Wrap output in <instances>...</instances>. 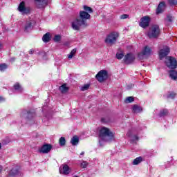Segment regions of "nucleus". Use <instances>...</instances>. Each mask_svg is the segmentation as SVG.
Here are the masks:
<instances>
[{"instance_id": "393cba45", "label": "nucleus", "mask_w": 177, "mask_h": 177, "mask_svg": "<svg viewBox=\"0 0 177 177\" xmlns=\"http://www.w3.org/2000/svg\"><path fill=\"white\" fill-rule=\"evenodd\" d=\"M175 96H176V93L172 91H169L165 95L167 99H175Z\"/></svg>"}, {"instance_id": "2f4dec72", "label": "nucleus", "mask_w": 177, "mask_h": 177, "mask_svg": "<svg viewBox=\"0 0 177 177\" xmlns=\"http://www.w3.org/2000/svg\"><path fill=\"white\" fill-rule=\"evenodd\" d=\"M8 68V65L6 64H0V71H5Z\"/></svg>"}, {"instance_id": "a211bd4d", "label": "nucleus", "mask_w": 177, "mask_h": 177, "mask_svg": "<svg viewBox=\"0 0 177 177\" xmlns=\"http://www.w3.org/2000/svg\"><path fill=\"white\" fill-rule=\"evenodd\" d=\"M169 77L171 80H173L174 81H176L177 80V71L175 70H172L169 71Z\"/></svg>"}, {"instance_id": "6e6552de", "label": "nucleus", "mask_w": 177, "mask_h": 177, "mask_svg": "<svg viewBox=\"0 0 177 177\" xmlns=\"http://www.w3.org/2000/svg\"><path fill=\"white\" fill-rule=\"evenodd\" d=\"M149 25H150V17L145 16L140 19V21L139 23L140 27H142V28H146L147 27H149Z\"/></svg>"}, {"instance_id": "473e14b6", "label": "nucleus", "mask_w": 177, "mask_h": 177, "mask_svg": "<svg viewBox=\"0 0 177 177\" xmlns=\"http://www.w3.org/2000/svg\"><path fill=\"white\" fill-rule=\"evenodd\" d=\"M133 100H135V99L133 97H127L125 99V103H132V102H133Z\"/></svg>"}, {"instance_id": "e433bc0d", "label": "nucleus", "mask_w": 177, "mask_h": 177, "mask_svg": "<svg viewBox=\"0 0 177 177\" xmlns=\"http://www.w3.org/2000/svg\"><path fill=\"white\" fill-rule=\"evenodd\" d=\"M81 167H82V168H86V167H88V162L86 161H83L81 163Z\"/></svg>"}, {"instance_id": "a878e982", "label": "nucleus", "mask_w": 177, "mask_h": 177, "mask_svg": "<svg viewBox=\"0 0 177 177\" xmlns=\"http://www.w3.org/2000/svg\"><path fill=\"white\" fill-rule=\"evenodd\" d=\"M14 89L15 91H17V92H22L23 91V87H21V86L19 83H16L14 85Z\"/></svg>"}, {"instance_id": "2eb2a0df", "label": "nucleus", "mask_w": 177, "mask_h": 177, "mask_svg": "<svg viewBox=\"0 0 177 177\" xmlns=\"http://www.w3.org/2000/svg\"><path fill=\"white\" fill-rule=\"evenodd\" d=\"M70 167L68 165H62V167L59 168L60 174H64V175H68L71 172Z\"/></svg>"}, {"instance_id": "ea45409f", "label": "nucleus", "mask_w": 177, "mask_h": 177, "mask_svg": "<svg viewBox=\"0 0 177 177\" xmlns=\"http://www.w3.org/2000/svg\"><path fill=\"white\" fill-rule=\"evenodd\" d=\"M2 102H5V97H0V103H2Z\"/></svg>"}, {"instance_id": "f8f14e48", "label": "nucleus", "mask_w": 177, "mask_h": 177, "mask_svg": "<svg viewBox=\"0 0 177 177\" xmlns=\"http://www.w3.org/2000/svg\"><path fill=\"white\" fill-rule=\"evenodd\" d=\"M50 150H52V145L49 144H46L43 145L41 148H39L38 151L39 153H42L43 154H46L49 151H50Z\"/></svg>"}, {"instance_id": "aec40b11", "label": "nucleus", "mask_w": 177, "mask_h": 177, "mask_svg": "<svg viewBox=\"0 0 177 177\" xmlns=\"http://www.w3.org/2000/svg\"><path fill=\"white\" fill-rule=\"evenodd\" d=\"M59 89L61 93H67V92H68V87H67V85L66 84L60 86Z\"/></svg>"}, {"instance_id": "9b49d317", "label": "nucleus", "mask_w": 177, "mask_h": 177, "mask_svg": "<svg viewBox=\"0 0 177 177\" xmlns=\"http://www.w3.org/2000/svg\"><path fill=\"white\" fill-rule=\"evenodd\" d=\"M169 54V48H168V46H165L163 49L160 50L159 57L160 60H162V59L168 56Z\"/></svg>"}, {"instance_id": "4468645a", "label": "nucleus", "mask_w": 177, "mask_h": 177, "mask_svg": "<svg viewBox=\"0 0 177 177\" xmlns=\"http://www.w3.org/2000/svg\"><path fill=\"white\" fill-rule=\"evenodd\" d=\"M23 118H26L28 121H30L35 117V113L32 112H23L21 115Z\"/></svg>"}, {"instance_id": "c9c22d12", "label": "nucleus", "mask_w": 177, "mask_h": 177, "mask_svg": "<svg viewBox=\"0 0 177 177\" xmlns=\"http://www.w3.org/2000/svg\"><path fill=\"white\" fill-rule=\"evenodd\" d=\"M128 17H129V15L124 14V15H122L120 17V19H121V20H124V19H128Z\"/></svg>"}, {"instance_id": "b1692460", "label": "nucleus", "mask_w": 177, "mask_h": 177, "mask_svg": "<svg viewBox=\"0 0 177 177\" xmlns=\"http://www.w3.org/2000/svg\"><path fill=\"white\" fill-rule=\"evenodd\" d=\"M43 42H49L50 41V33H46L42 37Z\"/></svg>"}, {"instance_id": "c03bdc74", "label": "nucleus", "mask_w": 177, "mask_h": 177, "mask_svg": "<svg viewBox=\"0 0 177 177\" xmlns=\"http://www.w3.org/2000/svg\"><path fill=\"white\" fill-rule=\"evenodd\" d=\"M10 62H15V58H11Z\"/></svg>"}, {"instance_id": "cd10ccee", "label": "nucleus", "mask_w": 177, "mask_h": 177, "mask_svg": "<svg viewBox=\"0 0 177 177\" xmlns=\"http://www.w3.org/2000/svg\"><path fill=\"white\" fill-rule=\"evenodd\" d=\"M165 115H168V110L167 109H163L160 111L159 113L160 117H165Z\"/></svg>"}, {"instance_id": "20e7f679", "label": "nucleus", "mask_w": 177, "mask_h": 177, "mask_svg": "<svg viewBox=\"0 0 177 177\" xmlns=\"http://www.w3.org/2000/svg\"><path fill=\"white\" fill-rule=\"evenodd\" d=\"M160 35V26L158 25H153L150 28L148 32L149 38H157Z\"/></svg>"}, {"instance_id": "f704fd0d", "label": "nucleus", "mask_w": 177, "mask_h": 177, "mask_svg": "<svg viewBox=\"0 0 177 177\" xmlns=\"http://www.w3.org/2000/svg\"><path fill=\"white\" fill-rule=\"evenodd\" d=\"M169 5H177V0H168Z\"/></svg>"}, {"instance_id": "412c9836", "label": "nucleus", "mask_w": 177, "mask_h": 177, "mask_svg": "<svg viewBox=\"0 0 177 177\" xmlns=\"http://www.w3.org/2000/svg\"><path fill=\"white\" fill-rule=\"evenodd\" d=\"M32 27V22L31 21H27L24 26V30L26 32H28Z\"/></svg>"}, {"instance_id": "0eeeda50", "label": "nucleus", "mask_w": 177, "mask_h": 177, "mask_svg": "<svg viewBox=\"0 0 177 177\" xmlns=\"http://www.w3.org/2000/svg\"><path fill=\"white\" fill-rule=\"evenodd\" d=\"M95 78L99 82H103L108 78L107 72L106 70L100 71L95 76Z\"/></svg>"}, {"instance_id": "37998d69", "label": "nucleus", "mask_w": 177, "mask_h": 177, "mask_svg": "<svg viewBox=\"0 0 177 177\" xmlns=\"http://www.w3.org/2000/svg\"><path fill=\"white\" fill-rule=\"evenodd\" d=\"M84 154H85V152L82 151V153H80V156H84Z\"/></svg>"}, {"instance_id": "9d476101", "label": "nucleus", "mask_w": 177, "mask_h": 177, "mask_svg": "<svg viewBox=\"0 0 177 177\" xmlns=\"http://www.w3.org/2000/svg\"><path fill=\"white\" fill-rule=\"evenodd\" d=\"M35 3L38 9H44L48 6V0H35Z\"/></svg>"}, {"instance_id": "ddd939ff", "label": "nucleus", "mask_w": 177, "mask_h": 177, "mask_svg": "<svg viewBox=\"0 0 177 177\" xmlns=\"http://www.w3.org/2000/svg\"><path fill=\"white\" fill-rule=\"evenodd\" d=\"M135 60V55L129 53L124 56V62L126 64H131Z\"/></svg>"}, {"instance_id": "c85d7f7f", "label": "nucleus", "mask_w": 177, "mask_h": 177, "mask_svg": "<svg viewBox=\"0 0 177 177\" xmlns=\"http://www.w3.org/2000/svg\"><path fill=\"white\" fill-rule=\"evenodd\" d=\"M90 86H91V84H86L82 86L80 89L82 92H85V91H88V89H89Z\"/></svg>"}, {"instance_id": "a19ab883", "label": "nucleus", "mask_w": 177, "mask_h": 177, "mask_svg": "<svg viewBox=\"0 0 177 177\" xmlns=\"http://www.w3.org/2000/svg\"><path fill=\"white\" fill-rule=\"evenodd\" d=\"M101 121H102V122H107V120H106V118H102L101 119Z\"/></svg>"}, {"instance_id": "49530a36", "label": "nucleus", "mask_w": 177, "mask_h": 177, "mask_svg": "<svg viewBox=\"0 0 177 177\" xmlns=\"http://www.w3.org/2000/svg\"><path fill=\"white\" fill-rule=\"evenodd\" d=\"M1 147H2V144L0 143V149H1Z\"/></svg>"}, {"instance_id": "4c0bfd02", "label": "nucleus", "mask_w": 177, "mask_h": 177, "mask_svg": "<svg viewBox=\"0 0 177 177\" xmlns=\"http://www.w3.org/2000/svg\"><path fill=\"white\" fill-rule=\"evenodd\" d=\"M138 139H139V137H138L137 136H133L132 137V140H133V142H135V141H136V140H138Z\"/></svg>"}, {"instance_id": "f257e3e1", "label": "nucleus", "mask_w": 177, "mask_h": 177, "mask_svg": "<svg viewBox=\"0 0 177 177\" xmlns=\"http://www.w3.org/2000/svg\"><path fill=\"white\" fill-rule=\"evenodd\" d=\"M83 9L80 11L77 18L72 22V28L75 31L81 30V27H88L87 21L91 19V13H93L92 8L88 6H84Z\"/></svg>"}, {"instance_id": "7ed1b4c3", "label": "nucleus", "mask_w": 177, "mask_h": 177, "mask_svg": "<svg viewBox=\"0 0 177 177\" xmlns=\"http://www.w3.org/2000/svg\"><path fill=\"white\" fill-rule=\"evenodd\" d=\"M119 37L120 33L118 32H111L106 36L104 42L106 45L112 46V45H115Z\"/></svg>"}, {"instance_id": "39448f33", "label": "nucleus", "mask_w": 177, "mask_h": 177, "mask_svg": "<svg viewBox=\"0 0 177 177\" xmlns=\"http://www.w3.org/2000/svg\"><path fill=\"white\" fill-rule=\"evenodd\" d=\"M165 63L169 68H176V59L172 57H167Z\"/></svg>"}, {"instance_id": "7c9ffc66", "label": "nucleus", "mask_w": 177, "mask_h": 177, "mask_svg": "<svg viewBox=\"0 0 177 177\" xmlns=\"http://www.w3.org/2000/svg\"><path fill=\"white\" fill-rule=\"evenodd\" d=\"M62 36H60L59 35H56L53 38V41H55V42H60Z\"/></svg>"}, {"instance_id": "f3484780", "label": "nucleus", "mask_w": 177, "mask_h": 177, "mask_svg": "<svg viewBox=\"0 0 177 177\" xmlns=\"http://www.w3.org/2000/svg\"><path fill=\"white\" fill-rule=\"evenodd\" d=\"M132 111L133 113H142L143 111V108L142 106L138 105V104H134L132 106Z\"/></svg>"}, {"instance_id": "423d86ee", "label": "nucleus", "mask_w": 177, "mask_h": 177, "mask_svg": "<svg viewBox=\"0 0 177 177\" xmlns=\"http://www.w3.org/2000/svg\"><path fill=\"white\" fill-rule=\"evenodd\" d=\"M153 53V50L151 47H149V46H146L142 48L141 53L138 54L139 59H143L145 56H150Z\"/></svg>"}, {"instance_id": "58836bf2", "label": "nucleus", "mask_w": 177, "mask_h": 177, "mask_svg": "<svg viewBox=\"0 0 177 177\" xmlns=\"http://www.w3.org/2000/svg\"><path fill=\"white\" fill-rule=\"evenodd\" d=\"M34 52H35L34 49L30 50H29V55H34Z\"/></svg>"}, {"instance_id": "6ab92c4d", "label": "nucleus", "mask_w": 177, "mask_h": 177, "mask_svg": "<svg viewBox=\"0 0 177 177\" xmlns=\"http://www.w3.org/2000/svg\"><path fill=\"white\" fill-rule=\"evenodd\" d=\"M71 143L72 146H77V145L80 143V138H78V136H73L71 140Z\"/></svg>"}, {"instance_id": "4be33fe9", "label": "nucleus", "mask_w": 177, "mask_h": 177, "mask_svg": "<svg viewBox=\"0 0 177 177\" xmlns=\"http://www.w3.org/2000/svg\"><path fill=\"white\" fill-rule=\"evenodd\" d=\"M143 161V158L141 156L136 158L132 162L133 165H139Z\"/></svg>"}, {"instance_id": "79ce46f5", "label": "nucleus", "mask_w": 177, "mask_h": 177, "mask_svg": "<svg viewBox=\"0 0 177 177\" xmlns=\"http://www.w3.org/2000/svg\"><path fill=\"white\" fill-rule=\"evenodd\" d=\"M2 171H3V167L0 165V174L2 172Z\"/></svg>"}, {"instance_id": "a18cd8bd", "label": "nucleus", "mask_w": 177, "mask_h": 177, "mask_svg": "<svg viewBox=\"0 0 177 177\" xmlns=\"http://www.w3.org/2000/svg\"><path fill=\"white\" fill-rule=\"evenodd\" d=\"M127 136H131V133L129 132L127 133Z\"/></svg>"}, {"instance_id": "f03ea898", "label": "nucleus", "mask_w": 177, "mask_h": 177, "mask_svg": "<svg viewBox=\"0 0 177 177\" xmlns=\"http://www.w3.org/2000/svg\"><path fill=\"white\" fill-rule=\"evenodd\" d=\"M114 140V133L107 127H102L100 130L99 143L103 146L102 142H111Z\"/></svg>"}, {"instance_id": "bb28decb", "label": "nucleus", "mask_w": 177, "mask_h": 177, "mask_svg": "<svg viewBox=\"0 0 177 177\" xmlns=\"http://www.w3.org/2000/svg\"><path fill=\"white\" fill-rule=\"evenodd\" d=\"M75 53H77V49L74 48L71 50L70 54L68 55V59H73V57H74V55H75Z\"/></svg>"}, {"instance_id": "dca6fc26", "label": "nucleus", "mask_w": 177, "mask_h": 177, "mask_svg": "<svg viewBox=\"0 0 177 177\" xmlns=\"http://www.w3.org/2000/svg\"><path fill=\"white\" fill-rule=\"evenodd\" d=\"M164 10H165V3H164V1H162L158 6L156 10V15H160V13H162Z\"/></svg>"}, {"instance_id": "72a5a7b5", "label": "nucleus", "mask_w": 177, "mask_h": 177, "mask_svg": "<svg viewBox=\"0 0 177 177\" xmlns=\"http://www.w3.org/2000/svg\"><path fill=\"white\" fill-rule=\"evenodd\" d=\"M116 57L117 59H118L119 60H121V59H122L124 57V54L122 53H117L116 54Z\"/></svg>"}, {"instance_id": "1a4fd4ad", "label": "nucleus", "mask_w": 177, "mask_h": 177, "mask_svg": "<svg viewBox=\"0 0 177 177\" xmlns=\"http://www.w3.org/2000/svg\"><path fill=\"white\" fill-rule=\"evenodd\" d=\"M18 10L22 13V15H27V13H30V8L26 7V3H24V1L20 3L18 7Z\"/></svg>"}, {"instance_id": "5701e85b", "label": "nucleus", "mask_w": 177, "mask_h": 177, "mask_svg": "<svg viewBox=\"0 0 177 177\" xmlns=\"http://www.w3.org/2000/svg\"><path fill=\"white\" fill-rule=\"evenodd\" d=\"M17 174H19V169L17 167L15 166L10 170L9 175L10 176H15V175H17Z\"/></svg>"}, {"instance_id": "c756f323", "label": "nucleus", "mask_w": 177, "mask_h": 177, "mask_svg": "<svg viewBox=\"0 0 177 177\" xmlns=\"http://www.w3.org/2000/svg\"><path fill=\"white\" fill-rule=\"evenodd\" d=\"M59 146H65L66 145V138L64 137H61L59 140Z\"/></svg>"}]
</instances>
